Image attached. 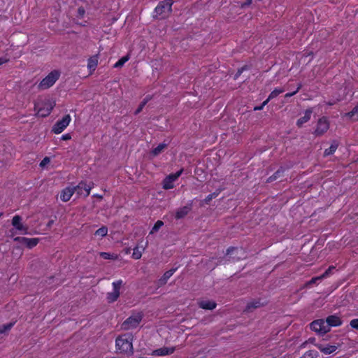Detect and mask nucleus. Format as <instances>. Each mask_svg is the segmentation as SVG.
Instances as JSON below:
<instances>
[{
	"label": "nucleus",
	"instance_id": "obj_45",
	"mask_svg": "<svg viewBox=\"0 0 358 358\" xmlns=\"http://www.w3.org/2000/svg\"><path fill=\"white\" fill-rule=\"evenodd\" d=\"M299 89H300V86L298 87L297 90L295 92H293L292 93L286 94H285V97H291V96H292L293 95H294L299 91Z\"/></svg>",
	"mask_w": 358,
	"mask_h": 358
},
{
	"label": "nucleus",
	"instance_id": "obj_7",
	"mask_svg": "<svg viewBox=\"0 0 358 358\" xmlns=\"http://www.w3.org/2000/svg\"><path fill=\"white\" fill-rule=\"evenodd\" d=\"M122 284V280H121L113 282V291L107 294V300L109 303H113L118 299Z\"/></svg>",
	"mask_w": 358,
	"mask_h": 358
},
{
	"label": "nucleus",
	"instance_id": "obj_24",
	"mask_svg": "<svg viewBox=\"0 0 358 358\" xmlns=\"http://www.w3.org/2000/svg\"><path fill=\"white\" fill-rule=\"evenodd\" d=\"M262 306V303L259 301H252L247 304L245 311L250 312L253 309L259 308Z\"/></svg>",
	"mask_w": 358,
	"mask_h": 358
},
{
	"label": "nucleus",
	"instance_id": "obj_6",
	"mask_svg": "<svg viewBox=\"0 0 358 358\" xmlns=\"http://www.w3.org/2000/svg\"><path fill=\"white\" fill-rule=\"evenodd\" d=\"M310 328L313 331L320 334H325L329 331V325L323 320H317L310 324Z\"/></svg>",
	"mask_w": 358,
	"mask_h": 358
},
{
	"label": "nucleus",
	"instance_id": "obj_50",
	"mask_svg": "<svg viewBox=\"0 0 358 358\" xmlns=\"http://www.w3.org/2000/svg\"><path fill=\"white\" fill-rule=\"evenodd\" d=\"M252 0H247V3L250 4Z\"/></svg>",
	"mask_w": 358,
	"mask_h": 358
},
{
	"label": "nucleus",
	"instance_id": "obj_33",
	"mask_svg": "<svg viewBox=\"0 0 358 358\" xmlns=\"http://www.w3.org/2000/svg\"><path fill=\"white\" fill-rule=\"evenodd\" d=\"M164 225V222L161 220H158L156 222V223L155 224V225L153 226L151 231L150 232V234H153L156 231H157L162 226Z\"/></svg>",
	"mask_w": 358,
	"mask_h": 358
},
{
	"label": "nucleus",
	"instance_id": "obj_29",
	"mask_svg": "<svg viewBox=\"0 0 358 358\" xmlns=\"http://www.w3.org/2000/svg\"><path fill=\"white\" fill-rule=\"evenodd\" d=\"M318 356V352L315 350H308L306 352L301 358H315Z\"/></svg>",
	"mask_w": 358,
	"mask_h": 358
},
{
	"label": "nucleus",
	"instance_id": "obj_36",
	"mask_svg": "<svg viewBox=\"0 0 358 358\" xmlns=\"http://www.w3.org/2000/svg\"><path fill=\"white\" fill-rule=\"evenodd\" d=\"M220 192L217 190V191L208 195L205 199V202L206 203H208L213 199L216 198L218 196V194H220Z\"/></svg>",
	"mask_w": 358,
	"mask_h": 358
},
{
	"label": "nucleus",
	"instance_id": "obj_8",
	"mask_svg": "<svg viewBox=\"0 0 358 358\" xmlns=\"http://www.w3.org/2000/svg\"><path fill=\"white\" fill-rule=\"evenodd\" d=\"M183 169H180L175 173L170 174L163 181V188L169 189L173 187V182L176 180L182 174Z\"/></svg>",
	"mask_w": 358,
	"mask_h": 358
},
{
	"label": "nucleus",
	"instance_id": "obj_41",
	"mask_svg": "<svg viewBox=\"0 0 358 358\" xmlns=\"http://www.w3.org/2000/svg\"><path fill=\"white\" fill-rule=\"evenodd\" d=\"M50 158L45 157L40 163V166L44 167L47 164L50 162Z\"/></svg>",
	"mask_w": 358,
	"mask_h": 358
},
{
	"label": "nucleus",
	"instance_id": "obj_52",
	"mask_svg": "<svg viewBox=\"0 0 358 358\" xmlns=\"http://www.w3.org/2000/svg\"><path fill=\"white\" fill-rule=\"evenodd\" d=\"M139 358H144V357H139Z\"/></svg>",
	"mask_w": 358,
	"mask_h": 358
},
{
	"label": "nucleus",
	"instance_id": "obj_3",
	"mask_svg": "<svg viewBox=\"0 0 358 358\" xmlns=\"http://www.w3.org/2000/svg\"><path fill=\"white\" fill-rule=\"evenodd\" d=\"M59 77V72L57 71H51L39 84V87L45 90L52 86Z\"/></svg>",
	"mask_w": 358,
	"mask_h": 358
},
{
	"label": "nucleus",
	"instance_id": "obj_34",
	"mask_svg": "<svg viewBox=\"0 0 358 358\" xmlns=\"http://www.w3.org/2000/svg\"><path fill=\"white\" fill-rule=\"evenodd\" d=\"M100 256L104 259H116L117 256L108 252H100Z\"/></svg>",
	"mask_w": 358,
	"mask_h": 358
},
{
	"label": "nucleus",
	"instance_id": "obj_38",
	"mask_svg": "<svg viewBox=\"0 0 358 358\" xmlns=\"http://www.w3.org/2000/svg\"><path fill=\"white\" fill-rule=\"evenodd\" d=\"M334 269H335V266H329V268L322 275V278H327L331 273V272Z\"/></svg>",
	"mask_w": 358,
	"mask_h": 358
},
{
	"label": "nucleus",
	"instance_id": "obj_19",
	"mask_svg": "<svg viewBox=\"0 0 358 358\" xmlns=\"http://www.w3.org/2000/svg\"><path fill=\"white\" fill-rule=\"evenodd\" d=\"M174 352V348H162L153 351L152 355L155 356H164L171 355Z\"/></svg>",
	"mask_w": 358,
	"mask_h": 358
},
{
	"label": "nucleus",
	"instance_id": "obj_5",
	"mask_svg": "<svg viewBox=\"0 0 358 358\" xmlns=\"http://www.w3.org/2000/svg\"><path fill=\"white\" fill-rule=\"evenodd\" d=\"M71 116L69 115H64L61 120L56 122L52 128V131L55 134L62 133L64 129L71 122Z\"/></svg>",
	"mask_w": 358,
	"mask_h": 358
},
{
	"label": "nucleus",
	"instance_id": "obj_31",
	"mask_svg": "<svg viewBox=\"0 0 358 358\" xmlns=\"http://www.w3.org/2000/svg\"><path fill=\"white\" fill-rule=\"evenodd\" d=\"M107 233H108V228L105 226H103L101 228H99V229H97L95 231L94 234L96 236H100L101 237H104L107 235Z\"/></svg>",
	"mask_w": 358,
	"mask_h": 358
},
{
	"label": "nucleus",
	"instance_id": "obj_39",
	"mask_svg": "<svg viewBox=\"0 0 358 358\" xmlns=\"http://www.w3.org/2000/svg\"><path fill=\"white\" fill-rule=\"evenodd\" d=\"M350 326L358 330V319L352 320L350 322Z\"/></svg>",
	"mask_w": 358,
	"mask_h": 358
},
{
	"label": "nucleus",
	"instance_id": "obj_42",
	"mask_svg": "<svg viewBox=\"0 0 358 358\" xmlns=\"http://www.w3.org/2000/svg\"><path fill=\"white\" fill-rule=\"evenodd\" d=\"M322 279H324L323 278H322V275H320V276H317V277H315V278H313L309 282H308V284H313V283H315L317 280H320Z\"/></svg>",
	"mask_w": 358,
	"mask_h": 358
},
{
	"label": "nucleus",
	"instance_id": "obj_26",
	"mask_svg": "<svg viewBox=\"0 0 358 358\" xmlns=\"http://www.w3.org/2000/svg\"><path fill=\"white\" fill-rule=\"evenodd\" d=\"M283 172H284V169L282 168L279 169L278 171H276L274 173L273 175H272L267 179L266 182H271L275 180L276 179L279 178L282 176Z\"/></svg>",
	"mask_w": 358,
	"mask_h": 358
},
{
	"label": "nucleus",
	"instance_id": "obj_28",
	"mask_svg": "<svg viewBox=\"0 0 358 358\" xmlns=\"http://www.w3.org/2000/svg\"><path fill=\"white\" fill-rule=\"evenodd\" d=\"M15 322H9L6 324L0 325V334L6 333L7 331H10V329L14 325Z\"/></svg>",
	"mask_w": 358,
	"mask_h": 358
},
{
	"label": "nucleus",
	"instance_id": "obj_12",
	"mask_svg": "<svg viewBox=\"0 0 358 358\" xmlns=\"http://www.w3.org/2000/svg\"><path fill=\"white\" fill-rule=\"evenodd\" d=\"M15 241L19 242L22 244L26 245L29 248H32L36 246L38 243V238H29L26 237H16L14 238Z\"/></svg>",
	"mask_w": 358,
	"mask_h": 358
},
{
	"label": "nucleus",
	"instance_id": "obj_21",
	"mask_svg": "<svg viewBox=\"0 0 358 358\" xmlns=\"http://www.w3.org/2000/svg\"><path fill=\"white\" fill-rule=\"evenodd\" d=\"M313 111L311 109L306 110L304 115L297 120L296 124L301 127L304 123L307 122L310 119Z\"/></svg>",
	"mask_w": 358,
	"mask_h": 358
},
{
	"label": "nucleus",
	"instance_id": "obj_35",
	"mask_svg": "<svg viewBox=\"0 0 358 358\" xmlns=\"http://www.w3.org/2000/svg\"><path fill=\"white\" fill-rule=\"evenodd\" d=\"M142 256V252L139 250L138 247L134 248L132 257L135 259H139Z\"/></svg>",
	"mask_w": 358,
	"mask_h": 358
},
{
	"label": "nucleus",
	"instance_id": "obj_22",
	"mask_svg": "<svg viewBox=\"0 0 358 358\" xmlns=\"http://www.w3.org/2000/svg\"><path fill=\"white\" fill-rule=\"evenodd\" d=\"M199 306L206 310H213L216 307V303L213 301H201L199 303Z\"/></svg>",
	"mask_w": 358,
	"mask_h": 358
},
{
	"label": "nucleus",
	"instance_id": "obj_51",
	"mask_svg": "<svg viewBox=\"0 0 358 358\" xmlns=\"http://www.w3.org/2000/svg\"><path fill=\"white\" fill-rule=\"evenodd\" d=\"M2 215V213H0V217Z\"/></svg>",
	"mask_w": 358,
	"mask_h": 358
},
{
	"label": "nucleus",
	"instance_id": "obj_46",
	"mask_svg": "<svg viewBox=\"0 0 358 358\" xmlns=\"http://www.w3.org/2000/svg\"><path fill=\"white\" fill-rule=\"evenodd\" d=\"M62 139L64 141L69 140L71 139V135L69 134L63 135Z\"/></svg>",
	"mask_w": 358,
	"mask_h": 358
},
{
	"label": "nucleus",
	"instance_id": "obj_37",
	"mask_svg": "<svg viewBox=\"0 0 358 358\" xmlns=\"http://www.w3.org/2000/svg\"><path fill=\"white\" fill-rule=\"evenodd\" d=\"M349 117H353L354 116L358 117V104L352 108V110L346 114Z\"/></svg>",
	"mask_w": 358,
	"mask_h": 358
},
{
	"label": "nucleus",
	"instance_id": "obj_47",
	"mask_svg": "<svg viewBox=\"0 0 358 358\" xmlns=\"http://www.w3.org/2000/svg\"><path fill=\"white\" fill-rule=\"evenodd\" d=\"M8 61V59L6 58L1 57L0 58V65L6 63Z\"/></svg>",
	"mask_w": 358,
	"mask_h": 358
},
{
	"label": "nucleus",
	"instance_id": "obj_16",
	"mask_svg": "<svg viewBox=\"0 0 358 358\" xmlns=\"http://www.w3.org/2000/svg\"><path fill=\"white\" fill-rule=\"evenodd\" d=\"M325 322L329 325V329L331 327L340 326L342 323L341 318L335 315L327 317Z\"/></svg>",
	"mask_w": 358,
	"mask_h": 358
},
{
	"label": "nucleus",
	"instance_id": "obj_17",
	"mask_svg": "<svg viewBox=\"0 0 358 358\" xmlns=\"http://www.w3.org/2000/svg\"><path fill=\"white\" fill-rule=\"evenodd\" d=\"M73 193L74 192L73 188L66 187L62 191L60 194V199L64 202L69 201L71 199V196H73Z\"/></svg>",
	"mask_w": 358,
	"mask_h": 358
},
{
	"label": "nucleus",
	"instance_id": "obj_43",
	"mask_svg": "<svg viewBox=\"0 0 358 358\" xmlns=\"http://www.w3.org/2000/svg\"><path fill=\"white\" fill-rule=\"evenodd\" d=\"M85 10L83 7H79L78 9V16L82 17L85 15Z\"/></svg>",
	"mask_w": 358,
	"mask_h": 358
},
{
	"label": "nucleus",
	"instance_id": "obj_15",
	"mask_svg": "<svg viewBox=\"0 0 358 358\" xmlns=\"http://www.w3.org/2000/svg\"><path fill=\"white\" fill-rule=\"evenodd\" d=\"M176 271V268H171L166 271L162 275V277L159 278L157 282V286L159 287L164 285L167 282L168 280L173 275Z\"/></svg>",
	"mask_w": 358,
	"mask_h": 358
},
{
	"label": "nucleus",
	"instance_id": "obj_13",
	"mask_svg": "<svg viewBox=\"0 0 358 358\" xmlns=\"http://www.w3.org/2000/svg\"><path fill=\"white\" fill-rule=\"evenodd\" d=\"M22 217L20 215H15L12 220L13 226L17 230L22 231L23 234H27L28 227L24 226L22 222Z\"/></svg>",
	"mask_w": 358,
	"mask_h": 358
},
{
	"label": "nucleus",
	"instance_id": "obj_48",
	"mask_svg": "<svg viewBox=\"0 0 358 358\" xmlns=\"http://www.w3.org/2000/svg\"><path fill=\"white\" fill-rule=\"evenodd\" d=\"M236 248H229L227 249V255H229L231 252L236 250Z\"/></svg>",
	"mask_w": 358,
	"mask_h": 358
},
{
	"label": "nucleus",
	"instance_id": "obj_30",
	"mask_svg": "<svg viewBox=\"0 0 358 358\" xmlns=\"http://www.w3.org/2000/svg\"><path fill=\"white\" fill-rule=\"evenodd\" d=\"M129 55H126V56L122 57L114 64V68L122 67L125 64V62H127L129 60Z\"/></svg>",
	"mask_w": 358,
	"mask_h": 358
},
{
	"label": "nucleus",
	"instance_id": "obj_1",
	"mask_svg": "<svg viewBox=\"0 0 358 358\" xmlns=\"http://www.w3.org/2000/svg\"><path fill=\"white\" fill-rule=\"evenodd\" d=\"M134 336L131 334H124L119 336L115 340L116 349L119 352L132 355L134 354Z\"/></svg>",
	"mask_w": 358,
	"mask_h": 358
},
{
	"label": "nucleus",
	"instance_id": "obj_14",
	"mask_svg": "<svg viewBox=\"0 0 358 358\" xmlns=\"http://www.w3.org/2000/svg\"><path fill=\"white\" fill-rule=\"evenodd\" d=\"M191 210L192 204L178 208L175 213V218L176 220L184 218L191 211Z\"/></svg>",
	"mask_w": 358,
	"mask_h": 358
},
{
	"label": "nucleus",
	"instance_id": "obj_44",
	"mask_svg": "<svg viewBox=\"0 0 358 358\" xmlns=\"http://www.w3.org/2000/svg\"><path fill=\"white\" fill-rule=\"evenodd\" d=\"M245 67H242L241 69H238L235 76H234V79H237L238 77L243 73V71L245 70Z\"/></svg>",
	"mask_w": 358,
	"mask_h": 358
},
{
	"label": "nucleus",
	"instance_id": "obj_9",
	"mask_svg": "<svg viewBox=\"0 0 358 358\" xmlns=\"http://www.w3.org/2000/svg\"><path fill=\"white\" fill-rule=\"evenodd\" d=\"M73 189V192H76L78 196H83L84 197H87L89 196L90 193L92 186L90 185H87L84 182H81Z\"/></svg>",
	"mask_w": 358,
	"mask_h": 358
},
{
	"label": "nucleus",
	"instance_id": "obj_49",
	"mask_svg": "<svg viewBox=\"0 0 358 358\" xmlns=\"http://www.w3.org/2000/svg\"><path fill=\"white\" fill-rule=\"evenodd\" d=\"M314 341H315V338H310L308 339V342H310V343H313Z\"/></svg>",
	"mask_w": 358,
	"mask_h": 358
},
{
	"label": "nucleus",
	"instance_id": "obj_23",
	"mask_svg": "<svg viewBox=\"0 0 358 358\" xmlns=\"http://www.w3.org/2000/svg\"><path fill=\"white\" fill-rule=\"evenodd\" d=\"M338 142L336 141H334L332 142L331 146L324 150V155L328 156V155L334 154L335 152V151L336 150V149L338 148Z\"/></svg>",
	"mask_w": 358,
	"mask_h": 358
},
{
	"label": "nucleus",
	"instance_id": "obj_32",
	"mask_svg": "<svg viewBox=\"0 0 358 358\" xmlns=\"http://www.w3.org/2000/svg\"><path fill=\"white\" fill-rule=\"evenodd\" d=\"M283 92H284L283 89H275L273 92H271V94H269V96L266 100H268V101H269L271 99L278 96L279 94H280Z\"/></svg>",
	"mask_w": 358,
	"mask_h": 358
},
{
	"label": "nucleus",
	"instance_id": "obj_4",
	"mask_svg": "<svg viewBox=\"0 0 358 358\" xmlns=\"http://www.w3.org/2000/svg\"><path fill=\"white\" fill-rule=\"evenodd\" d=\"M142 316L139 314L131 315L122 323V328L124 330L136 328L140 324Z\"/></svg>",
	"mask_w": 358,
	"mask_h": 358
},
{
	"label": "nucleus",
	"instance_id": "obj_18",
	"mask_svg": "<svg viewBox=\"0 0 358 358\" xmlns=\"http://www.w3.org/2000/svg\"><path fill=\"white\" fill-rule=\"evenodd\" d=\"M317 348L325 355H329L334 352L337 347L336 345H324L322 344H316Z\"/></svg>",
	"mask_w": 358,
	"mask_h": 358
},
{
	"label": "nucleus",
	"instance_id": "obj_27",
	"mask_svg": "<svg viewBox=\"0 0 358 358\" xmlns=\"http://www.w3.org/2000/svg\"><path fill=\"white\" fill-rule=\"evenodd\" d=\"M151 99V96H147L143 100V101L140 103V105L138 106V108L136 109V110L135 111L134 114L135 115H138V113H140L143 108H144V106L146 105V103Z\"/></svg>",
	"mask_w": 358,
	"mask_h": 358
},
{
	"label": "nucleus",
	"instance_id": "obj_10",
	"mask_svg": "<svg viewBox=\"0 0 358 358\" xmlns=\"http://www.w3.org/2000/svg\"><path fill=\"white\" fill-rule=\"evenodd\" d=\"M329 125V122L325 117H322L318 120L315 134L316 136H321L324 134L328 129Z\"/></svg>",
	"mask_w": 358,
	"mask_h": 358
},
{
	"label": "nucleus",
	"instance_id": "obj_40",
	"mask_svg": "<svg viewBox=\"0 0 358 358\" xmlns=\"http://www.w3.org/2000/svg\"><path fill=\"white\" fill-rule=\"evenodd\" d=\"M268 103V100H265L260 106H255L254 108L255 110H262L263 108Z\"/></svg>",
	"mask_w": 358,
	"mask_h": 358
},
{
	"label": "nucleus",
	"instance_id": "obj_2",
	"mask_svg": "<svg viewBox=\"0 0 358 358\" xmlns=\"http://www.w3.org/2000/svg\"><path fill=\"white\" fill-rule=\"evenodd\" d=\"M172 0H164L160 1L155 9L154 17L158 19H165L168 17L172 11Z\"/></svg>",
	"mask_w": 358,
	"mask_h": 358
},
{
	"label": "nucleus",
	"instance_id": "obj_20",
	"mask_svg": "<svg viewBox=\"0 0 358 358\" xmlns=\"http://www.w3.org/2000/svg\"><path fill=\"white\" fill-rule=\"evenodd\" d=\"M98 64V55H94L89 58L87 63V68L92 73L95 71Z\"/></svg>",
	"mask_w": 358,
	"mask_h": 358
},
{
	"label": "nucleus",
	"instance_id": "obj_25",
	"mask_svg": "<svg viewBox=\"0 0 358 358\" xmlns=\"http://www.w3.org/2000/svg\"><path fill=\"white\" fill-rule=\"evenodd\" d=\"M166 147H167V144H166V143H160L155 148H154L152 150L151 153H152V155L154 157H156L158 155H159L162 152H163V150L165 148H166Z\"/></svg>",
	"mask_w": 358,
	"mask_h": 358
},
{
	"label": "nucleus",
	"instance_id": "obj_11",
	"mask_svg": "<svg viewBox=\"0 0 358 358\" xmlns=\"http://www.w3.org/2000/svg\"><path fill=\"white\" fill-rule=\"evenodd\" d=\"M53 106L50 103H47L45 104L44 107L41 106L39 103L35 105V110H37V115L40 117H46L48 116Z\"/></svg>",
	"mask_w": 358,
	"mask_h": 358
}]
</instances>
